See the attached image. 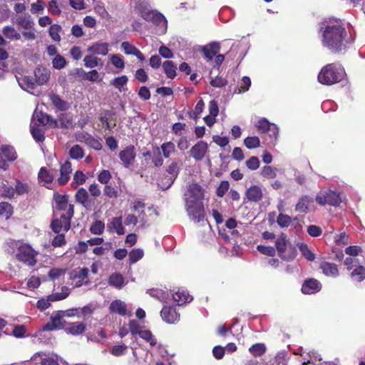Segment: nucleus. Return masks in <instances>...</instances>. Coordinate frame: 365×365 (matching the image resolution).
Returning <instances> with one entry per match:
<instances>
[{"label":"nucleus","instance_id":"393cba45","mask_svg":"<svg viewBox=\"0 0 365 365\" xmlns=\"http://www.w3.org/2000/svg\"><path fill=\"white\" fill-rule=\"evenodd\" d=\"M107 227L110 232H116L118 235H121L125 233V229L123 225L121 217H113L108 224Z\"/></svg>","mask_w":365,"mask_h":365},{"label":"nucleus","instance_id":"774afa93","mask_svg":"<svg viewBox=\"0 0 365 365\" xmlns=\"http://www.w3.org/2000/svg\"><path fill=\"white\" fill-rule=\"evenodd\" d=\"M12 214V207L11 205L6 202H2L0 203V215L5 217L6 218H9Z\"/></svg>","mask_w":365,"mask_h":365},{"label":"nucleus","instance_id":"603ef678","mask_svg":"<svg viewBox=\"0 0 365 365\" xmlns=\"http://www.w3.org/2000/svg\"><path fill=\"white\" fill-rule=\"evenodd\" d=\"M50 99L53 104L61 110H66L68 108V104L63 101L59 96L52 94L50 96Z\"/></svg>","mask_w":365,"mask_h":365},{"label":"nucleus","instance_id":"72a5a7b5","mask_svg":"<svg viewBox=\"0 0 365 365\" xmlns=\"http://www.w3.org/2000/svg\"><path fill=\"white\" fill-rule=\"evenodd\" d=\"M4 36L10 40L18 41L21 39L20 33L12 26H6L2 29Z\"/></svg>","mask_w":365,"mask_h":365},{"label":"nucleus","instance_id":"7c9ffc66","mask_svg":"<svg viewBox=\"0 0 365 365\" xmlns=\"http://www.w3.org/2000/svg\"><path fill=\"white\" fill-rule=\"evenodd\" d=\"M313 198L308 195L300 197L296 205L295 210L299 212H307L313 202Z\"/></svg>","mask_w":365,"mask_h":365},{"label":"nucleus","instance_id":"2f4dec72","mask_svg":"<svg viewBox=\"0 0 365 365\" xmlns=\"http://www.w3.org/2000/svg\"><path fill=\"white\" fill-rule=\"evenodd\" d=\"M108 284L109 285L120 289L125 284V278L120 273H113L109 277Z\"/></svg>","mask_w":365,"mask_h":365},{"label":"nucleus","instance_id":"412c9836","mask_svg":"<svg viewBox=\"0 0 365 365\" xmlns=\"http://www.w3.org/2000/svg\"><path fill=\"white\" fill-rule=\"evenodd\" d=\"M50 121L55 125L57 124V122L56 120L51 119V118L49 115H48L45 113H43L41 112H39V113L35 112L33 115V118H32L31 125H36L37 127H40L41 125H47L48 123H50Z\"/></svg>","mask_w":365,"mask_h":365},{"label":"nucleus","instance_id":"f03ea898","mask_svg":"<svg viewBox=\"0 0 365 365\" xmlns=\"http://www.w3.org/2000/svg\"><path fill=\"white\" fill-rule=\"evenodd\" d=\"M9 252L18 261L30 267L36 265L38 252L30 245L21 241H12L9 244Z\"/></svg>","mask_w":365,"mask_h":365},{"label":"nucleus","instance_id":"37998d69","mask_svg":"<svg viewBox=\"0 0 365 365\" xmlns=\"http://www.w3.org/2000/svg\"><path fill=\"white\" fill-rule=\"evenodd\" d=\"M1 154L8 161H14L17 158L14 148L9 145L1 146Z\"/></svg>","mask_w":365,"mask_h":365},{"label":"nucleus","instance_id":"e2e57ef3","mask_svg":"<svg viewBox=\"0 0 365 365\" xmlns=\"http://www.w3.org/2000/svg\"><path fill=\"white\" fill-rule=\"evenodd\" d=\"M103 193L108 198H116L118 196V189L110 184L105 185Z\"/></svg>","mask_w":365,"mask_h":365},{"label":"nucleus","instance_id":"9d476101","mask_svg":"<svg viewBox=\"0 0 365 365\" xmlns=\"http://www.w3.org/2000/svg\"><path fill=\"white\" fill-rule=\"evenodd\" d=\"M11 22L24 30H33L35 23L29 14H21L11 16Z\"/></svg>","mask_w":365,"mask_h":365},{"label":"nucleus","instance_id":"2eb2a0df","mask_svg":"<svg viewBox=\"0 0 365 365\" xmlns=\"http://www.w3.org/2000/svg\"><path fill=\"white\" fill-rule=\"evenodd\" d=\"M160 316L168 324H175L180 320V314L173 307H164L160 312Z\"/></svg>","mask_w":365,"mask_h":365},{"label":"nucleus","instance_id":"0eeeda50","mask_svg":"<svg viewBox=\"0 0 365 365\" xmlns=\"http://www.w3.org/2000/svg\"><path fill=\"white\" fill-rule=\"evenodd\" d=\"M205 197V190L197 183H191L183 195L184 202H202Z\"/></svg>","mask_w":365,"mask_h":365},{"label":"nucleus","instance_id":"5fc2aeb1","mask_svg":"<svg viewBox=\"0 0 365 365\" xmlns=\"http://www.w3.org/2000/svg\"><path fill=\"white\" fill-rule=\"evenodd\" d=\"M244 144L248 149H254L260 146V140L257 136L247 137L244 140Z\"/></svg>","mask_w":365,"mask_h":365},{"label":"nucleus","instance_id":"b1692460","mask_svg":"<svg viewBox=\"0 0 365 365\" xmlns=\"http://www.w3.org/2000/svg\"><path fill=\"white\" fill-rule=\"evenodd\" d=\"M319 267L322 273L327 277H336L339 274L338 267L334 263L323 262L321 263Z\"/></svg>","mask_w":365,"mask_h":365},{"label":"nucleus","instance_id":"a19ab883","mask_svg":"<svg viewBox=\"0 0 365 365\" xmlns=\"http://www.w3.org/2000/svg\"><path fill=\"white\" fill-rule=\"evenodd\" d=\"M147 293L150 297L155 298L163 302H165L169 296L168 293L160 289H150L147 291Z\"/></svg>","mask_w":365,"mask_h":365},{"label":"nucleus","instance_id":"79ce46f5","mask_svg":"<svg viewBox=\"0 0 365 365\" xmlns=\"http://www.w3.org/2000/svg\"><path fill=\"white\" fill-rule=\"evenodd\" d=\"M128 81V78L126 76H121L113 78L110 83L120 92H122L124 91V87L126 86Z\"/></svg>","mask_w":365,"mask_h":365},{"label":"nucleus","instance_id":"6e6552de","mask_svg":"<svg viewBox=\"0 0 365 365\" xmlns=\"http://www.w3.org/2000/svg\"><path fill=\"white\" fill-rule=\"evenodd\" d=\"M316 201L321 205L328 204L332 206H337L341 200L339 193L331 190H321L317 194Z\"/></svg>","mask_w":365,"mask_h":365},{"label":"nucleus","instance_id":"58836bf2","mask_svg":"<svg viewBox=\"0 0 365 365\" xmlns=\"http://www.w3.org/2000/svg\"><path fill=\"white\" fill-rule=\"evenodd\" d=\"M274 123H270L267 118H259L255 124L257 130L261 133H267Z\"/></svg>","mask_w":365,"mask_h":365},{"label":"nucleus","instance_id":"6e6d98bb","mask_svg":"<svg viewBox=\"0 0 365 365\" xmlns=\"http://www.w3.org/2000/svg\"><path fill=\"white\" fill-rule=\"evenodd\" d=\"M69 154L71 158L78 160L83 158L84 151L79 145H75L70 149Z\"/></svg>","mask_w":365,"mask_h":365},{"label":"nucleus","instance_id":"aec40b11","mask_svg":"<svg viewBox=\"0 0 365 365\" xmlns=\"http://www.w3.org/2000/svg\"><path fill=\"white\" fill-rule=\"evenodd\" d=\"M77 140L79 142L85 143L96 150H100L102 148V144L100 141L88 133H81L78 135Z\"/></svg>","mask_w":365,"mask_h":365},{"label":"nucleus","instance_id":"c03bdc74","mask_svg":"<svg viewBox=\"0 0 365 365\" xmlns=\"http://www.w3.org/2000/svg\"><path fill=\"white\" fill-rule=\"evenodd\" d=\"M164 71L169 78H174L176 76V66L173 61H165L163 63Z\"/></svg>","mask_w":365,"mask_h":365},{"label":"nucleus","instance_id":"a878e982","mask_svg":"<svg viewBox=\"0 0 365 365\" xmlns=\"http://www.w3.org/2000/svg\"><path fill=\"white\" fill-rule=\"evenodd\" d=\"M121 48L123 50L124 53L127 55H133L136 56L140 61H143L145 60V56L140 52V51L135 46L132 45L128 41H124L121 43Z\"/></svg>","mask_w":365,"mask_h":365},{"label":"nucleus","instance_id":"1a4fd4ad","mask_svg":"<svg viewBox=\"0 0 365 365\" xmlns=\"http://www.w3.org/2000/svg\"><path fill=\"white\" fill-rule=\"evenodd\" d=\"M56 207L58 211L56 215H67L73 217V207L68 202V197L66 195H55Z\"/></svg>","mask_w":365,"mask_h":365},{"label":"nucleus","instance_id":"4468645a","mask_svg":"<svg viewBox=\"0 0 365 365\" xmlns=\"http://www.w3.org/2000/svg\"><path fill=\"white\" fill-rule=\"evenodd\" d=\"M88 269L83 267L73 270L71 273V277L76 287H79L83 284H88Z\"/></svg>","mask_w":365,"mask_h":365},{"label":"nucleus","instance_id":"052dcab7","mask_svg":"<svg viewBox=\"0 0 365 365\" xmlns=\"http://www.w3.org/2000/svg\"><path fill=\"white\" fill-rule=\"evenodd\" d=\"M261 175L266 178H275L277 177V169L269 165H266L261 170Z\"/></svg>","mask_w":365,"mask_h":365},{"label":"nucleus","instance_id":"a211bd4d","mask_svg":"<svg viewBox=\"0 0 365 365\" xmlns=\"http://www.w3.org/2000/svg\"><path fill=\"white\" fill-rule=\"evenodd\" d=\"M51 71L49 68L40 66L34 70L35 81L37 85H46L51 77Z\"/></svg>","mask_w":365,"mask_h":365},{"label":"nucleus","instance_id":"39448f33","mask_svg":"<svg viewBox=\"0 0 365 365\" xmlns=\"http://www.w3.org/2000/svg\"><path fill=\"white\" fill-rule=\"evenodd\" d=\"M142 18L146 21H151L158 27L160 34L167 31L168 21L166 18L160 12L154 10L143 9L140 11Z\"/></svg>","mask_w":365,"mask_h":365},{"label":"nucleus","instance_id":"338daca9","mask_svg":"<svg viewBox=\"0 0 365 365\" xmlns=\"http://www.w3.org/2000/svg\"><path fill=\"white\" fill-rule=\"evenodd\" d=\"M249 351L255 356H259L265 351V346L263 344L257 343L252 345Z\"/></svg>","mask_w":365,"mask_h":365},{"label":"nucleus","instance_id":"e433bc0d","mask_svg":"<svg viewBox=\"0 0 365 365\" xmlns=\"http://www.w3.org/2000/svg\"><path fill=\"white\" fill-rule=\"evenodd\" d=\"M76 199L78 202L82 204L86 208H88L91 206L88 194L84 188H80L77 191L76 194Z\"/></svg>","mask_w":365,"mask_h":365},{"label":"nucleus","instance_id":"69168bd1","mask_svg":"<svg viewBox=\"0 0 365 365\" xmlns=\"http://www.w3.org/2000/svg\"><path fill=\"white\" fill-rule=\"evenodd\" d=\"M105 229V225L102 221L97 220L94 222L90 227V231L94 235H101Z\"/></svg>","mask_w":365,"mask_h":365},{"label":"nucleus","instance_id":"49530a36","mask_svg":"<svg viewBox=\"0 0 365 365\" xmlns=\"http://www.w3.org/2000/svg\"><path fill=\"white\" fill-rule=\"evenodd\" d=\"M62 28L58 24H51L48 29V34L53 41L59 42L61 39L60 32Z\"/></svg>","mask_w":365,"mask_h":365},{"label":"nucleus","instance_id":"20e7f679","mask_svg":"<svg viewBox=\"0 0 365 365\" xmlns=\"http://www.w3.org/2000/svg\"><path fill=\"white\" fill-rule=\"evenodd\" d=\"M275 246L278 255L284 260L291 261L297 256V250L287 240L285 235H281L276 240Z\"/></svg>","mask_w":365,"mask_h":365},{"label":"nucleus","instance_id":"5701e85b","mask_svg":"<svg viewBox=\"0 0 365 365\" xmlns=\"http://www.w3.org/2000/svg\"><path fill=\"white\" fill-rule=\"evenodd\" d=\"M16 79L19 86L24 91L32 93L31 91L34 90L36 86V81H34L32 78L27 76H22L21 77L16 76Z\"/></svg>","mask_w":365,"mask_h":365},{"label":"nucleus","instance_id":"f3484780","mask_svg":"<svg viewBox=\"0 0 365 365\" xmlns=\"http://www.w3.org/2000/svg\"><path fill=\"white\" fill-rule=\"evenodd\" d=\"M64 314L62 311L54 312L51 317V323H47L43 327V331H52L54 329H60L63 324Z\"/></svg>","mask_w":365,"mask_h":365},{"label":"nucleus","instance_id":"dca6fc26","mask_svg":"<svg viewBox=\"0 0 365 365\" xmlns=\"http://www.w3.org/2000/svg\"><path fill=\"white\" fill-rule=\"evenodd\" d=\"M207 150V143L205 141L200 140L192 147L190 150V154L195 160L200 161L205 156Z\"/></svg>","mask_w":365,"mask_h":365},{"label":"nucleus","instance_id":"a18cd8bd","mask_svg":"<svg viewBox=\"0 0 365 365\" xmlns=\"http://www.w3.org/2000/svg\"><path fill=\"white\" fill-rule=\"evenodd\" d=\"M129 263L130 264H135L141 259L144 256V252L142 249L136 248L132 250L129 254Z\"/></svg>","mask_w":365,"mask_h":365},{"label":"nucleus","instance_id":"c85d7f7f","mask_svg":"<svg viewBox=\"0 0 365 365\" xmlns=\"http://www.w3.org/2000/svg\"><path fill=\"white\" fill-rule=\"evenodd\" d=\"M220 49V43L217 42H212L208 45L205 46L202 48V51L207 60L211 61L216 56Z\"/></svg>","mask_w":365,"mask_h":365},{"label":"nucleus","instance_id":"09e8293b","mask_svg":"<svg viewBox=\"0 0 365 365\" xmlns=\"http://www.w3.org/2000/svg\"><path fill=\"white\" fill-rule=\"evenodd\" d=\"M46 3L43 0H37L31 4L30 11L34 15H38L43 13L46 8Z\"/></svg>","mask_w":365,"mask_h":365},{"label":"nucleus","instance_id":"de8ad7c7","mask_svg":"<svg viewBox=\"0 0 365 365\" xmlns=\"http://www.w3.org/2000/svg\"><path fill=\"white\" fill-rule=\"evenodd\" d=\"M179 169L178 168V164L176 162H172L167 168V172L171 175L170 178V183L166 187H163V189L168 188L174 182L175 178L178 174Z\"/></svg>","mask_w":365,"mask_h":365},{"label":"nucleus","instance_id":"473e14b6","mask_svg":"<svg viewBox=\"0 0 365 365\" xmlns=\"http://www.w3.org/2000/svg\"><path fill=\"white\" fill-rule=\"evenodd\" d=\"M109 44L108 43H96L88 47V51L94 54L106 56L108 53Z\"/></svg>","mask_w":365,"mask_h":365},{"label":"nucleus","instance_id":"4be33fe9","mask_svg":"<svg viewBox=\"0 0 365 365\" xmlns=\"http://www.w3.org/2000/svg\"><path fill=\"white\" fill-rule=\"evenodd\" d=\"M71 172V163L68 161H66L63 164L61 165L60 177L58 178V184H66L70 179V175Z\"/></svg>","mask_w":365,"mask_h":365},{"label":"nucleus","instance_id":"bf43d9fd","mask_svg":"<svg viewBox=\"0 0 365 365\" xmlns=\"http://www.w3.org/2000/svg\"><path fill=\"white\" fill-rule=\"evenodd\" d=\"M66 60L61 55H56L52 60V66L54 68L61 70L66 66Z\"/></svg>","mask_w":365,"mask_h":365},{"label":"nucleus","instance_id":"f257e3e1","mask_svg":"<svg viewBox=\"0 0 365 365\" xmlns=\"http://www.w3.org/2000/svg\"><path fill=\"white\" fill-rule=\"evenodd\" d=\"M322 45L332 53L345 51L354 39L347 33L344 24L338 19L324 20L319 29Z\"/></svg>","mask_w":365,"mask_h":365},{"label":"nucleus","instance_id":"680f3d73","mask_svg":"<svg viewBox=\"0 0 365 365\" xmlns=\"http://www.w3.org/2000/svg\"><path fill=\"white\" fill-rule=\"evenodd\" d=\"M111 63L117 68L123 70L125 68L123 58L119 54H113L110 58Z\"/></svg>","mask_w":365,"mask_h":365},{"label":"nucleus","instance_id":"7ed1b4c3","mask_svg":"<svg viewBox=\"0 0 365 365\" xmlns=\"http://www.w3.org/2000/svg\"><path fill=\"white\" fill-rule=\"evenodd\" d=\"M345 76L346 73L342 66L336 63H329L322 68L317 80L321 84L331 86L342 81Z\"/></svg>","mask_w":365,"mask_h":365},{"label":"nucleus","instance_id":"13d9d810","mask_svg":"<svg viewBox=\"0 0 365 365\" xmlns=\"http://www.w3.org/2000/svg\"><path fill=\"white\" fill-rule=\"evenodd\" d=\"M139 336L148 342L151 346H154L157 344L156 339L149 330H143L142 332H140Z\"/></svg>","mask_w":365,"mask_h":365},{"label":"nucleus","instance_id":"4d7b16f0","mask_svg":"<svg viewBox=\"0 0 365 365\" xmlns=\"http://www.w3.org/2000/svg\"><path fill=\"white\" fill-rule=\"evenodd\" d=\"M31 133L33 138L37 142H41L44 139V133L43 130L36 125H31Z\"/></svg>","mask_w":365,"mask_h":365},{"label":"nucleus","instance_id":"f704fd0d","mask_svg":"<svg viewBox=\"0 0 365 365\" xmlns=\"http://www.w3.org/2000/svg\"><path fill=\"white\" fill-rule=\"evenodd\" d=\"M350 276L353 281L357 282H362L365 279V267L358 264L352 269Z\"/></svg>","mask_w":365,"mask_h":365},{"label":"nucleus","instance_id":"8fccbe9b","mask_svg":"<svg viewBox=\"0 0 365 365\" xmlns=\"http://www.w3.org/2000/svg\"><path fill=\"white\" fill-rule=\"evenodd\" d=\"M269 143L275 145L279 138V128L277 125L273 124L268 131Z\"/></svg>","mask_w":365,"mask_h":365},{"label":"nucleus","instance_id":"cd10ccee","mask_svg":"<svg viewBox=\"0 0 365 365\" xmlns=\"http://www.w3.org/2000/svg\"><path fill=\"white\" fill-rule=\"evenodd\" d=\"M246 196L250 201L258 202L262 198V190L259 186L252 185L247 190Z\"/></svg>","mask_w":365,"mask_h":365},{"label":"nucleus","instance_id":"f8f14e48","mask_svg":"<svg viewBox=\"0 0 365 365\" xmlns=\"http://www.w3.org/2000/svg\"><path fill=\"white\" fill-rule=\"evenodd\" d=\"M136 156L135 149L133 145H128L119 153V158L123 166L130 168L135 161Z\"/></svg>","mask_w":365,"mask_h":365},{"label":"nucleus","instance_id":"3c124183","mask_svg":"<svg viewBox=\"0 0 365 365\" xmlns=\"http://www.w3.org/2000/svg\"><path fill=\"white\" fill-rule=\"evenodd\" d=\"M160 149L163 152V156L168 158L170 156V155L175 153V146L173 142H167L161 145Z\"/></svg>","mask_w":365,"mask_h":365},{"label":"nucleus","instance_id":"9b49d317","mask_svg":"<svg viewBox=\"0 0 365 365\" xmlns=\"http://www.w3.org/2000/svg\"><path fill=\"white\" fill-rule=\"evenodd\" d=\"M60 218L54 219L51 225L52 230L56 233L66 232L71 227V219L72 217L58 215Z\"/></svg>","mask_w":365,"mask_h":365},{"label":"nucleus","instance_id":"0e129e2a","mask_svg":"<svg viewBox=\"0 0 365 365\" xmlns=\"http://www.w3.org/2000/svg\"><path fill=\"white\" fill-rule=\"evenodd\" d=\"M69 294L68 289L63 287L61 292L53 293L50 295V299L52 302L60 301L66 299Z\"/></svg>","mask_w":365,"mask_h":365},{"label":"nucleus","instance_id":"bb28decb","mask_svg":"<svg viewBox=\"0 0 365 365\" xmlns=\"http://www.w3.org/2000/svg\"><path fill=\"white\" fill-rule=\"evenodd\" d=\"M174 301L180 306L183 305L192 300V297L186 290L178 289L173 294Z\"/></svg>","mask_w":365,"mask_h":365},{"label":"nucleus","instance_id":"423d86ee","mask_svg":"<svg viewBox=\"0 0 365 365\" xmlns=\"http://www.w3.org/2000/svg\"><path fill=\"white\" fill-rule=\"evenodd\" d=\"M185 209L189 218L195 223L205 220V212L203 201L185 202Z\"/></svg>","mask_w":365,"mask_h":365},{"label":"nucleus","instance_id":"ddd939ff","mask_svg":"<svg viewBox=\"0 0 365 365\" xmlns=\"http://www.w3.org/2000/svg\"><path fill=\"white\" fill-rule=\"evenodd\" d=\"M145 204L139 199L135 200L132 202L131 210L137 213L139 217V227L145 228L147 226L145 214Z\"/></svg>","mask_w":365,"mask_h":365},{"label":"nucleus","instance_id":"ea45409f","mask_svg":"<svg viewBox=\"0 0 365 365\" xmlns=\"http://www.w3.org/2000/svg\"><path fill=\"white\" fill-rule=\"evenodd\" d=\"M77 73L83 76V78L89 81L95 82L99 79V73L96 70H92L89 72L84 71L82 68L76 70Z\"/></svg>","mask_w":365,"mask_h":365},{"label":"nucleus","instance_id":"6ab92c4d","mask_svg":"<svg viewBox=\"0 0 365 365\" xmlns=\"http://www.w3.org/2000/svg\"><path fill=\"white\" fill-rule=\"evenodd\" d=\"M322 284L315 279H309L304 282L302 286V292L305 294H313L319 292Z\"/></svg>","mask_w":365,"mask_h":365},{"label":"nucleus","instance_id":"4c0bfd02","mask_svg":"<svg viewBox=\"0 0 365 365\" xmlns=\"http://www.w3.org/2000/svg\"><path fill=\"white\" fill-rule=\"evenodd\" d=\"M86 329V325L83 323H71L66 328V331L72 335H78L82 334Z\"/></svg>","mask_w":365,"mask_h":365},{"label":"nucleus","instance_id":"c756f323","mask_svg":"<svg viewBox=\"0 0 365 365\" xmlns=\"http://www.w3.org/2000/svg\"><path fill=\"white\" fill-rule=\"evenodd\" d=\"M109 309L110 312L118 314L121 316L127 314V305L120 299L113 301L110 304Z\"/></svg>","mask_w":365,"mask_h":365},{"label":"nucleus","instance_id":"c9c22d12","mask_svg":"<svg viewBox=\"0 0 365 365\" xmlns=\"http://www.w3.org/2000/svg\"><path fill=\"white\" fill-rule=\"evenodd\" d=\"M38 179L41 183L44 186L52 182L53 180V174L45 168H41L38 173Z\"/></svg>","mask_w":365,"mask_h":365},{"label":"nucleus","instance_id":"864d4df0","mask_svg":"<svg viewBox=\"0 0 365 365\" xmlns=\"http://www.w3.org/2000/svg\"><path fill=\"white\" fill-rule=\"evenodd\" d=\"M100 61L101 59L93 55H87L83 58L84 65L88 68L98 66Z\"/></svg>","mask_w":365,"mask_h":365}]
</instances>
